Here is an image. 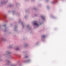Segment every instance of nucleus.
Segmentation results:
<instances>
[{
  "label": "nucleus",
  "instance_id": "4",
  "mask_svg": "<svg viewBox=\"0 0 66 66\" xmlns=\"http://www.w3.org/2000/svg\"><path fill=\"white\" fill-rule=\"evenodd\" d=\"M6 26V25H3V27H5Z\"/></svg>",
  "mask_w": 66,
  "mask_h": 66
},
{
  "label": "nucleus",
  "instance_id": "2",
  "mask_svg": "<svg viewBox=\"0 0 66 66\" xmlns=\"http://www.w3.org/2000/svg\"><path fill=\"white\" fill-rule=\"evenodd\" d=\"M42 38H44L45 37V36L44 35H43L42 36Z\"/></svg>",
  "mask_w": 66,
  "mask_h": 66
},
{
  "label": "nucleus",
  "instance_id": "3",
  "mask_svg": "<svg viewBox=\"0 0 66 66\" xmlns=\"http://www.w3.org/2000/svg\"><path fill=\"white\" fill-rule=\"evenodd\" d=\"M30 60H28L27 61V62H30Z\"/></svg>",
  "mask_w": 66,
  "mask_h": 66
},
{
  "label": "nucleus",
  "instance_id": "7",
  "mask_svg": "<svg viewBox=\"0 0 66 66\" xmlns=\"http://www.w3.org/2000/svg\"><path fill=\"white\" fill-rule=\"evenodd\" d=\"M16 49V50H18V48H17Z\"/></svg>",
  "mask_w": 66,
  "mask_h": 66
},
{
  "label": "nucleus",
  "instance_id": "6",
  "mask_svg": "<svg viewBox=\"0 0 66 66\" xmlns=\"http://www.w3.org/2000/svg\"><path fill=\"white\" fill-rule=\"evenodd\" d=\"M25 57H26H26H28V56H25Z\"/></svg>",
  "mask_w": 66,
  "mask_h": 66
},
{
  "label": "nucleus",
  "instance_id": "5",
  "mask_svg": "<svg viewBox=\"0 0 66 66\" xmlns=\"http://www.w3.org/2000/svg\"><path fill=\"white\" fill-rule=\"evenodd\" d=\"M42 18H44V17H43V16H42Z\"/></svg>",
  "mask_w": 66,
  "mask_h": 66
},
{
  "label": "nucleus",
  "instance_id": "1",
  "mask_svg": "<svg viewBox=\"0 0 66 66\" xmlns=\"http://www.w3.org/2000/svg\"><path fill=\"white\" fill-rule=\"evenodd\" d=\"M34 25H36V26H38L39 25L37 23V22L36 21H35L34 22Z\"/></svg>",
  "mask_w": 66,
  "mask_h": 66
}]
</instances>
